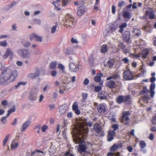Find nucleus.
<instances>
[{
  "label": "nucleus",
  "mask_w": 156,
  "mask_h": 156,
  "mask_svg": "<svg viewBox=\"0 0 156 156\" xmlns=\"http://www.w3.org/2000/svg\"><path fill=\"white\" fill-rule=\"evenodd\" d=\"M18 76L16 70H12L9 67L5 68L0 75V84L7 85L15 81Z\"/></svg>",
  "instance_id": "f257e3e1"
},
{
  "label": "nucleus",
  "mask_w": 156,
  "mask_h": 156,
  "mask_svg": "<svg viewBox=\"0 0 156 156\" xmlns=\"http://www.w3.org/2000/svg\"><path fill=\"white\" fill-rule=\"evenodd\" d=\"M76 124L73 133H76L87 136L88 132L87 126L91 127L93 124L90 122H87V120L83 118H77L76 119Z\"/></svg>",
  "instance_id": "f03ea898"
},
{
  "label": "nucleus",
  "mask_w": 156,
  "mask_h": 156,
  "mask_svg": "<svg viewBox=\"0 0 156 156\" xmlns=\"http://www.w3.org/2000/svg\"><path fill=\"white\" fill-rule=\"evenodd\" d=\"M73 133L75 137V143H79L77 148V151L80 153L85 152L87 148V145L90 144L88 142H84L87 136L76 133Z\"/></svg>",
  "instance_id": "7ed1b4c3"
},
{
  "label": "nucleus",
  "mask_w": 156,
  "mask_h": 156,
  "mask_svg": "<svg viewBox=\"0 0 156 156\" xmlns=\"http://www.w3.org/2000/svg\"><path fill=\"white\" fill-rule=\"evenodd\" d=\"M76 23L73 16L69 14L65 16L64 24L70 28H73Z\"/></svg>",
  "instance_id": "20e7f679"
},
{
  "label": "nucleus",
  "mask_w": 156,
  "mask_h": 156,
  "mask_svg": "<svg viewBox=\"0 0 156 156\" xmlns=\"http://www.w3.org/2000/svg\"><path fill=\"white\" fill-rule=\"evenodd\" d=\"M17 52L18 55L23 58L30 59L31 57L30 52L27 49H20L18 50Z\"/></svg>",
  "instance_id": "39448f33"
},
{
  "label": "nucleus",
  "mask_w": 156,
  "mask_h": 156,
  "mask_svg": "<svg viewBox=\"0 0 156 156\" xmlns=\"http://www.w3.org/2000/svg\"><path fill=\"white\" fill-rule=\"evenodd\" d=\"M116 100L117 102L119 104L123 102L129 104L131 102L130 96L129 95L125 96H119L117 98Z\"/></svg>",
  "instance_id": "423d86ee"
},
{
  "label": "nucleus",
  "mask_w": 156,
  "mask_h": 156,
  "mask_svg": "<svg viewBox=\"0 0 156 156\" xmlns=\"http://www.w3.org/2000/svg\"><path fill=\"white\" fill-rule=\"evenodd\" d=\"M154 12V11L152 8H147L146 9L145 15L146 16H148L150 19L153 20L155 17Z\"/></svg>",
  "instance_id": "0eeeda50"
},
{
  "label": "nucleus",
  "mask_w": 156,
  "mask_h": 156,
  "mask_svg": "<svg viewBox=\"0 0 156 156\" xmlns=\"http://www.w3.org/2000/svg\"><path fill=\"white\" fill-rule=\"evenodd\" d=\"M14 55L13 51L10 48L7 49L5 53L3 55V57L4 59L6 58L9 56H10V59H12Z\"/></svg>",
  "instance_id": "6e6552de"
},
{
  "label": "nucleus",
  "mask_w": 156,
  "mask_h": 156,
  "mask_svg": "<svg viewBox=\"0 0 156 156\" xmlns=\"http://www.w3.org/2000/svg\"><path fill=\"white\" fill-rule=\"evenodd\" d=\"M124 78L126 80H132L133 77V74L129 70H126L123 74Z\"/></svg>",
  "instance_id": "1a4fd4ad"
},
{
  "label": "nucleus",
  "mask_w": 156,
  "mask_h": 156,
  "mask_svg": "<svg viewBox=\"0 0 156 156\" xmlns=\"http://www.w3.org/2000/svg\"><path fill=\"white\" fill-rule=\"evenodd\" d=\"M130 112L129 111H125L122 113V121L123 122L124 121L126 122L125 123L126 125H128L129 124L128 122L127 121L129 120V118L128 116L130 115Z\"/></svg>",
  "instance_id": "9d476101"
},
{
  "label": "nucleus",
  "mask_w": 156,
  "mask_h": 156,
  "mask_svg": "<svg viewBox=\"0 0 156 156\" xmlns=\"http://www.w3.org/2000/svg\"><path fill=\"white\" fill-rule=\"evenodd\" d=\"M86 11L85 6L82 5L79 7L77 9V14L78 16H80L85 14Z\"/></svg>",
  "instance_id": "9b49d317"
},
{
  "label": "nucleus",
  "mask_w": 156,
  "mask_h": 156,
  "mask_svg": "<svg viewBox=\"0 0 156 156\" xmlns=\"http://www.w3.org/2000/svg\"><path fill=\"white\" fill-rule=\"evenodd\" d=\"M65 53L66 55H72L74 57L76 55V52L73 47H69L67 48L65 51Z\"/></svg>",
  "instance_id": "f8f14e48"
},
{
  "label": "nucleus",
  "mask_w": 156,
  "mask_h": 156,
  "mask_svg": "<svg viewBox=\"0 0 156 156\" xmlns=\"http://www.w3.org/2000/svg\"><path fill=\"white\" fill-rule=\"evenodd\" d=\"M20 144L18 140L14 139L12 141L11 144V148L12 150H15L17 148Z\"/></svg>",
  "instance_id": "ddd939ff"
},
{
  "label": "nucleus",
  "mask_w": 156,
  "mask_h": 156,
  "mask_svg": "<svg viewBox=\"0 0 156 156\" xmlns=\"http://www.w3.org/2000/svg\"><path fill=\"white\" fill-rule=\"evenodd\" d=\"M122 146L121 144H114L110 148L111 151L115 152L118 149L121 148Z\"/></svg>",
  "instance_id": "4468645a"
},
{
  "label": "nucleus",
  "mask_w": 156,
  "mask_h": 156,
  "mask_svg": "<svg viewBox=\"0 0 156 156\" xmlns=\"http://www.w3.org/2000/svg\"><path fill=\"white\" fill-rule=\"evenodd\" d=\"M108 96V93L104 91H101L98 93V97L101 99H106Z\"/></svg>",
  "instance_id": "2eb2a0df"
},
{
  "label": "nucleus",
  "mask_w": 156,
  "mask_h": 156,
  "mask_svg": "<svg viewBox=\"0 0 156 156\" xmlns=\"http://www.w3.org/2000/svg\"><path fill=\"white\" fill-rule=\"evenodd\" d=\"M106 86L111 88H115L117 87L115 82L113 80H110L106 83Z\"/></svg>",
  "instance_id": "dca6fc26"
},
{
  "label": "nucleus",
  "mask_w": 156,
  "mask_h": 156,
  "mask_svg": "<svg viewBox=\"0 0 156 156\" xmlns=\"http://www.w3.org/2000/svg\"><path fill=\"white\" fill-rule=\"evenodd\" d=\"M98 112L101 113H104L106 110V107L105 104H100L97 107Z\"/></svg>",
  "instance_id": "f3484780"
},
{
  "label": "nucleus",
  "mask_w": 156,
  "mask_h": 156,
  "mask_svg": "<svg viewBox=\"0 0 156 156\" xmlns=\"http://www.w3.org/2000/svg\"><path fill=\"white\" fill-rule=\"evenodd\" d=\"M39 71L38 70H36L34 73H30L28 75V77L30 79H35L37 77L39 76Z\"/></svg>",
  "instance_id": "a211bd4d"
},
{
  "label": "nucleus",
  "mask_w": 156,
  "mask_h": 156,
  "mask_svg": "<svg viewBox=\"0 0 156 156\" xmlns=\"http://www.w3.org/2000/svg\"><path fill=\"white\" fill-rule=\"evenodd\" d=\"M123 39L124 41L129 43L130 41V33L128 31H125L123 34Z\"/></svg>",
  "instance_id": "6ab92c4d"
},
{
  "label": "nucleus",
  "mask_w": 156,
  "mask_h": 156,
  "mask_svg": "<svg viewBox=\"0 0 156 156\" xmlns=\"http://www.w3.org/2000/svg\"><path fill=\"white\" fill-rule=\"evenodd\" d=\"M37 94L35 91H32L30 94L29 99L31 101H34L37 98Z\"/></svg>",
  "instance_id": "aec40b11"
},
{
  "label": "nucleus",
  "mask_w": 156,
  "mask_h": 156,
  "mask_svg": "<svg viewBox=\"0 0 156 156\" xmlns=\"http://www.w3.org/2000/svg\"><path fill=\"white\" fill-rule=\"evenodd\" d=\"M115 132L114 131H109L108 134V140L110 142L113 139Z\"/></svg>",
  "instance_id": "412c9836"
},
{
  "label": "nucleus",
  "mask_w": 156,
  "mask_h": 156,
  "mask_svg": "<svg viewBox=\"0 0 156 156\" xmlns=\"http://www.w3.org/2000/svg\"><path fill=\"white\" fill-rule=\"evenodd\" d=\"M155 83H152L150 85V93L151 96V98H153L154 96L155 92L154 91V90L155 88Z\"/></svg>",
  "instance_id": "4be33fe9"
},
{
  "label": "nucleus",
  "mask_w": 156,
  "mask_h": 156,
  "mask_svg": "<svg viewBox=\"0 0 156 156\" xmlns=\"http://www.w3.org/2000/svg\"><path fill=\"white\" fill-rule=\"evenodd\" d=\"M67 108V105L64 104L61 106L59 108V112L61 114H63L66 112Z\"/></svg>",
  "instance_id": "5701e85b"
},
{
  "label": "nucleus",
  "mask_w": 156,
  "mask_h": 156,
  "mask_svg": "<svg viewBox=\"0 0 156 156\" xmlns=\"http://www.w3.org/2000/svg\"><path fill=\"white\" fill-rule=\"evenodd\" d=\"M69 70L70 71L75 72L77 71V68L76 65L73 63L71 62L69 64Z\"/></svg>",
  "instance_id": "b1692460"
},
{
  "label": "nucleus",
  "mask_w": 156,
  "mask_h": 156,
  "mask_svg": "<svg viewBox=\"0 0 156 156\" xmlns=\"http://www.w3.org/2000/svg\"><path fill=\"white\" fill-rule=\"evenodd\" d=\"M30 121L29 120L27 121L24 123L22 127L21 128V131L23 132L30 125Z\"/></svg>",
  "instance_id": "393cba45"
},
{
  "label": "nucleus",
  "mask_w": 156,
  "mask_h": 156,
  "mask_svg": "<svg viewBox=\"0 0 156 156\" xmlns=\"http://www.w3.org/2000/svg\"><path fill=\"white\" fill-rule=\"evenodd\" d=\"M132 32L134 35L136 36L137 37L140 36L141 34L140 30L138 29H133V30Z\"/></svg>",
  "instance_id": "a878e982"
},
{
  "label": "nucleus",
  "mask_w": 156,
  "mask_h": 156,
  "mask_svg": "<svg viewBox=\"0 0 156 156\" xmlns=\"http://www.w3.org/2000/svg\"><path fill=\"white\" fill-rule=\"evenodd\" d=\"M94 129L95 131L98 133L101 132L102 130L101 126L97 124L94 125Z\"/></svg>",
  "instance_id": "bb28decb"
},
{
  "label": "nucleus",
  "mask_w": 156,
  "mask_h": 156,
  "mask_svg": "<svg viewBox=\"0 0 156 156\" xmlns=\"http://www.w3.org/2000/svg\"><path fill=\"white\" fill-rule=\"evenodd\" d=\"M102 74L101 73L97 74L94 77V80L97 82H99L101 80V77L102 76Z\"/></svg>",
  "instance_id": "cd10ccee"
},
{
  "label": "nucleus",
  "mask_w": 156,
  "mask_h": 156,
  "mask_svg": "<svg viewBox=\"0 0 156 156\" xmlns=\"http://www.w3.org/2000/svg\"><path fill=\"white\" fill-rule=\"evenodd\" d=\"M57 64V62L56 61L51 62L50 63L49 66V69H56V68Z\"/></svg>",
  "instance_id": "c85d7f7f"
},
{
  "label": "nucleus",
  "mask_w": 156,
  "mask_h": 156,
  "mask_svg": "<svg viewBox=\"0 0 156 156\" xmlns=\"http://www.w3.org/2000/svg\"><path fill=\"white\" fill-rule=\"evenodd\" d=\"M149 53V51L148 49H145L142 52V58H146Z\"/></svg>",
  "instance_id": "c756f323"
},
{
  "label": "nucleus",
  "mask_w": 156,
  "mask_h": 156,
  "mask_svg": "<svg viewBox=\"0 0 156 156\" xmlns=\"http://www.w3.org/2000/svg\"><path fill=\"white\" fill-rule=\"evenodd\" d=\"M114 64V62L112 59L108 60L106 64H105V66L106 67H112Z\"/></svg>",
  "instance_id": "7c9ffc66"
},
{
  "label": "nucleus",
  "mask_w": 156,
  "mask_h": 156,
  "mask_svg": "<svg viewBox=\"0 0 156 156\" xmlns=\"http://www.w3.org/2000/svg\"><path fill=\"white\" fill-rule=\"evenodd\" d=\"M60 1V0H57L56 2H52V4L54 5L55 8L58 11H59L61 9L60 8L58 7V6L59 5L58 3Z\"/></svg>",
  "instance_id": "2f4dec72"
},
{
  "label": "nucleus",
  "mask_w": 156,
  "mask_h": 156,
  "mask_svg": "<svg viewBox=\"0 0 156 156\" xmlns=\"http://www.w3.org/2000/svg\"><path fill=\"white\" fill-rule=\"evenodd\" d=\"M123 15L124 17L125 18L130 19V14L129 12L128 11L124 12L123 13Z\"/></svg>",
  "instance_id": "473e14b6"
},
{
  "label": "nucleus",
  "mask_w": 156,
  "mask_h": 156,
  "mask_svg": "<svg viewBox=\"0 0 156 156\" xmlns=\"http://www.w3.org/2000/svg\"><path fill=\"white\" fill-rule=\"evenodd\" d=\"M57 26L58 24L57 23L52 26L51 28V33L52 34H53L56 31Z\"/></svg>",
  "instance_id": "72a5a7b5"
},
{
  "label": "nucleus",
  "mask_w": 156,
  "mask_h": 156,
  "mask_svg": "<svg viewBox=\"0 0 156 156\" xmlns=\"http://www.w3.org/2000/svg\"><path fill=\"white\" fill-rule=\"evenodd\" d=\"M26 82H20L18 83L17 85H16L15 87L16 89H18L21 86H24L25 85Z\"/></svg>",
  "instance_id": "f704fd0d"
},
{
  "label": "nucleus",
  "mask_w": 156,
  "mask_h": 156,
  "mask_svg": "<svg viewBox=\"0 0 156 156\" xmlns=\"http://www.w3.org/2000/svg\"><path fill=\"white\" fill-rule=\"evenodd\" d=\"M127 26V24L125 23H123L122 24L119 26L120 29L119 30L120 32L122 33L124 30L123 28L126 27Z\"/></svg>",
  "instance_id": "c9c22d12"
},
{
  "label": "nucleus",
  "mask_w": 156,
  "mask_h": 156,
  "mask_svg": "<svg viewBox=\"0 0 156 156\" xmlns=\"http://www.w3.org/2000/svg\"><path fill=\"white\" fill-rule=\"evenodd\" d=\"M15 111V108L14 107H13L12 108H10L8 110L6 117H8L11 113L14 112Z\"/></svg>",
  "instance_id": "e433bc0d"
},
{
  "label": "nucleus",
  "mask_w": 156,
  "mask_h": 156,
  "mask_svg": "<svg viewBox=\"0 0 156 156\" xmlns=\"http://www.w3.org/2000/svg\"><path fill=\"white\" fill-rule=\"evenodd\" d=\"M101 50L102 53H105L107 51V46L106 45H104L101 46Z\"/></svg>",
  "instance_id": "4c0bfd02"
},
{
  "label": "nucleus",
  "mask_w": 156,
  "mask_h": 156,
  "mask_svg": "<svg viewBox=\"0 0 156 156\" xmlns=\"http://www.w3.org/2000/svg\"><path fill=\"white\" fill-rule=\"evenodd\" d=\"M58 68L60 69L62 72L63 73L64 71V66L62 64L59 63L58 65Z\"/></svg>",
  "instance_id": "58836bf2"
},
{
  "label": "nucleus",
  "mask_w": 156,
  "mask_h": 156,
  "mask_svg": "<svg viewBox=\"0 0 156 156\" xmlns=\"http://www.w3.org/2000/svg\"><path fill=\"white\" fill-rule=\"evenodd\" d=\"M140 146L141 148H144L146 147V144L144 141H141L140 142Z\"/></svg>",
  "instance_id": "ea45409f"
},
{
  "label": "nucleus",
  "mask_w": 156,
  "mask_h": 156,
  "mask_svg": "<svg viewBox=\"0 0 156 156\" xmlns=\"http://www.w3.org/2000/svg\"><path fill=\"white\" fill-rule=\"evenodd\" d=\"M140 54H131L130 56L131 57L133 58H138L140 57Z\"/></svg>",
  "instance_id": "a19ab883"
},
{
  "label": "nucleus",
  "mask_w": 156,
  "mask_h": 156,
  "mask_svg": "<svg viewBox=\"0 0 156 156\" xmlns=\"http://www.w3.org/2000/svg\"><path fill=\"white\" fill-rule=\"evenodd\" d=\"M149 99V97L147 95H145L143 98H141L139 101V103H141V102L142 101L144 100V101H147Z\"/></svg>",
  "instance_id": "79ce46f5"
},
{
  "label": "nucleus",
  "mask_w": 156,
  "mask_h": 156,
  "mask_svg": "<svg viewBox=\"0 0 156 156\" xmlns=\"http://www.w3.org/2000/svg\"><path fill=\"white\" fill-rule=\"evenodd\" d=\"M48 128V126L46 125H44L41 127V130L44 133L46 132Z\"/></svg>",
  "instance_id": "37998d69"
},
{
  "label": "nucleus",
  "mask_w": 156,
  "mask_h": 156,
  "mask_svg": "<svg viewBox=\"0 0 156 156\" xmlns=\"http://www.w3.org/2000/svg\"><path fill=\"white\" fill-rule=\"evenodd\" d=\"M40 128L41 127L40 126L37 125L35 126L34 129L38 134H40Z\"/></svg>",
  "instance_id": "c03bdc74"
},
{
  "label": "nucleus",
  "mask_w": 156,
  "mask_h": 156,
  "mask_svg": "<svg viewBox=\"0 0 156 156\" xmlns=\"http://www.w3.org/2000/svg\"><path fill=\"white\" fill-rule=\"evenodd\" d=\"M7 43L6 41L0 42V46L3 47H5L7 46Z\"/></svg>",
  "instance_id": "a18cd8bd"
},
{
  "label": "nucleus",
  "mask_w": 156,
  "mask_h": 156,
  "mask_svg": "<svg viewBox=\"0 0 156 156\" xmlns=\"http://www.w3.org/2000/svg\"><path fill=\"white\" fill-rule=\"evenodd\" d=\"M35 39L37 41H39L41 42L42 41V37L41 36H38L36 35V37H35Z\"/></svg>",
  "instance_id": "49530a36"
},
{
  "label": "nucleus",
  "mask_w": 156,
  "mask_h": 156,
  "mask_svg": "<svg viewBox=\"0 0 156 156\" xmlns=\"http://www.w3.org/2000/svg\"><path fill=\"white\" fill-rule=\"evenodd\" d=\"M57 74V71L54 70L51 71L50 72L51 75L53 77H55Z\"/></svg>",
  "instance_id": "de8ad7c7"
},
{
  "label": "nucleus",
  "mask_w": 156,
  "mask_h": 156,
  "mask_svg": "<svg viewBox=\"0 0 156 156\" xmlns=\"http://www.w3.org/2000/svg\"><path fill=\"white\" fill-rule=\"evenodd\" d=\"M72 108L73 111L78 108V104L76 102H75L72 106Z\"/></svg>",
  "instance_id": "09e8293b"
},
{
  "label": "nucleus",
  "mask_w": 156,
  "mask_h": 156,
  "mask_svg": "<svg viewBox=\"0 0 156 156\" xmlns=\"http://www.w3.org/2000/svg\"><path fill=\"white\" fill-rule=\"evenodd\" d=\"M43 153V152L38 150H36L32 152L31 154V156H32L34 154H36V155H37V153Z\"/></svg>",
  "instance_id": "8fccbe9b"
},
{
  "label": "nucleus",
  "mask_w": 156,
  "mask_h": 156,
  "mask_svg": "<svg viewBox=\"0 0 156 156\" xmlns=\"http://www.w3.org/2000/svg\"><path fill=\"white\" fill-rule=\"evenodd\" d=\"M69 0H62V6H66L68 4Z\"/></svg>",
  "instance_id": "3c124183"
},
{
  "label": "nucleus",
  "mask_w": 156,
  "mask_h": 156,
  "mask_svg": "<svg viewBox=\"0 0 156 156\" xmlns=\"http://www.w3.org/2000/svg\"><path fill=\"white\" fill-rule=\"evenodd\" d=\"M8 117L6 116L5 117H2L1 118V121L3 124H5L6 123V118Z\"/></svg>",
  "instance_id": "603ef678"
},
{
  "label": "nucleus",
  "mask_w": 156,
  "mask_h": 156,
  "mask_svg": "<svg viewBox=\"0 0 156 156\" xmlns=\"http://www.w3.org/2000/svg\"><path fill=\"white\" fill-rule=\"evenodd\" d=\"M31 44V43L29 41H26L23 44V46L25 47H28Z\"/></svg>",
  "instance_id": "864d4df0"
},
{
  "label": "nucleus",
  "mask_w": 156,
  "mask_h": 156,
  "mask_svg": "<svg viewBox=\"0 0 156 156\" xmlns=\"http://www.w3.org/2000/svg\"><path fill=\"white\" fill-rule=\"evenodd\" d=\"M113 76V79H117L120 78V76L118 74L115 73L112 74Z\"/></svg>",
  "instance_id": "5fc2aeb1"
},
{
  "label": "nucleus",
  "mask_w": 156,
  "mask_h": 156,
  "mask_svg": "<svg viewBox=\"0 0 156 156\" xmlns=\"http://www.w3.org/2000/svg\"><path fill=\"white\" fill-rule=\"evenodd\" d=\"M1 104L3 106H6L8 105V102L6 100H3L1 102Z\"/></svg>",
  "instance_id": "6e6d98bb"
},
{
  "label": "nucleus",
  "mask_w": 156,
  "mask_h": 156,
  "mask_svg": "<svg viewBox=\"0 0 156 156\" xmlns=\"http://www.w3.org/2000/svg\"><path fill=\"white\" fill-rule=\"evenodd\" d=\"M101 89V87L100 86H98L95 87L94 90L95 91L98 92Z\"/></svg>",
  "instance_id": "4d7b16f0"
},
{
  "label": "nucleus",
  "mask_w": 156,
  "mask_h": 156,
  "mask_svg": "<svg viewBox=\"0 0 156 156\" xmlns=\"http://www.w3.org/2000/svg\"><path fill=\"white\" fill-rule=\"evenodd\" d=\"M118 6L119 8H121L125 4V2L124 1H119V2Z\"/></svg>",
  "instance_id": "13d9d810"
},
{
  "label": "nucleus",
  "mask_w": 156,
  "mask_h": 156,
  "mask_svg": "<svg viewBox=\"0 0 156 156\" xmlns=\"http://www.w3.org/2000/svg\"><path fill=\"white\" fill-rule=\"evenodd\" d=\"M71 42L73 44H77L78 43V42L76 39L74 37H72L71 39Z\"/></svg>",
  "instance_id": "bf43d9fd"
},
{
  "label": "nucleus",
  "mask_w": 156,
  "mask_h": 156,
  "mask_svg": "<svg viewBox=\"0 0 156 156\" xmlns=\"http://www.w3.org/2000/svg\"><path fill=\"white\" fill-rule=\"evenodd\" d=\"M127 149L129 152H132L133 151V149L131 146H128L127 147Z\"/></svg>",
  "instance_id": "052dcab7"
},
{
  "label": "nucleus",
  "mask_w": 156,
  "mask_h": 156,
  "mask_svg": "<svg viewBox=\"0 0 156 156\" xmlns=\"http://www.w3.org/2000/svg\"><path fill=\"white\" fill-rule=\"evenodd\" d=\"M89 80L87 78H85L83 82V84L84 85H87L89 83Z\"/></svg>",
  "instance_id": "680f3d73"
},
{
  "label": "nucleus",
  "mask_w": 156,
  "mask_h": 156,
  "mask_svg": "<svg viewBox=\"0 0 156 156\" xmlns=\"http://www.w3.org/2000/svg\"><path fill=\"white\" fill-rule=\"evenodd\" d=\"M82 96L83 97V100L85 101L87 98V94L85 93H83L82 94Z\"/></svg>",
  "instance_id": "e2e57ef3"
},
{
  "label": "nucleus",
  "mask_w": 156,
  "mask_h": 156,
  "mask_svg": "<svg viewBox=\"0 0 156 156\" xmlns=\"http://www.w3.org/2000/svg\"><path fill=\"white\" fill-rule=\"evenodd\" d=\"M36 37V34H32L30 36V39L32 41L34 39H35Z\"/></svg>",
  "instance_id": "0e129e2a"
},
{
  "label": "nucleus",
  "mask_w": 156,
  "mask_h": 156,
  "mask_svg": "<svg viewBox=\"0 0 156 156\" xmlns=\"http://www.w3.org/2000/svg\"><path fill=\"white\" fill-rule=\"evenodd\" d=\"M34 22L35 23L38 24L39 25H40L41 23V21L39 19H35L34 20Z\"/></svg>",
  "instance_id": "69168bd1"
},
{
  "label": "nucleus",
  "mask_w": 156,
  "mask_h": 156,
  "mask_svg": "<svg viewBox=\"0 0 156 156\" xmlns=\"http://www.w3.org/2000/svg\"><path fill=\"white\" fill-rule=\"evenodd\" d=\"M114 156H123L119 152L114 153Z\"/></svg>",
  "instance_id": "338daca9"
},
{
  "label": "nucleus",
  "mask_w": 156,
  "mask_h": 156,
  "mask_svg": "<svg viewBox=\"0 0 156 156\" xmlns=\"http://www.w3.org/2000/svg\"><path fill=\"white\" fill-rule=\"evenodd\" d=\"M152 122L153 124L156 125V115L153 118Z\"/></svg>",
  "instance_id": "774afa93"
}]
</instances>
